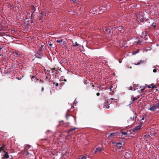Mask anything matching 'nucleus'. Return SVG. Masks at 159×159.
Segmentation results:
<instances>
[{"mask_svg":"<svg viewBox=\"0 0 159 159\" xmlns=\"http://www.w3.org/2000/svg\"><path fill=\"white\" fill-rule=\"evenodd\" d=\"M74 108V107L72 106L71 107L70 109H68L66 111L65 114V117L67 120H68L69 119L70 120H73L74 119L75 122H76V117H74L71 115L72 112L73 111V109Z\"/></svg>","mask_w":159,"mask_h":159,"instance_id":"obj_1","label":"nucleus"},{"mask_svg":"<svg viewBox=\"0 0 159 159\" xmlns=\"http://www.w3.org/2000/svg\"><path fill=\"white\" fill-rule=\"evenodd\" d=\"M158 109L157 110L156 113H159V102L157 103L156 105L152 106L148 109L150 111H154Z\"/></svg>","mask_w":159,"mask_h":159,"instance_id":"obj_2","label":"nucleus"},{"mask_svg":"<svg viewBox=\"0 0 159 159\" xmlns=\"http://www.w3.org/2000/svg\"><path fill=\"white\" fill-rule=\"evenodd\" d=\"M116 152L119 153L121 151L120 149L124 144V143H123V144H122L121 143H116Z\"/></svg>","mask_w":159,"mask_h":159,"instance_id":"obj_3","label":"nucleus"},{"mask_svg":"<svg viewBox=\"0 0 159 159\" xmlns=\"http://www.w3.org/2000/svg\"><path fill=\"white\" fill-rule=\"evenodd\" d=\"M135 117V116H134L133 117H130L129 119L128 120V122L129 125H131L134 123L135 120H134Z\"/></svg>","mask_w":159,"mask_h":159,"instance_id":"obj_4","label":"nucleus"},{"mask_svg":"<svg viewBox=\"0 0 159 159\" xmlns=\"http://www.w3.org/2000/svg\"><path fill=\"white\" fill-rule=\"evenodd\" d=\"M132 153L131 152L128 151V152H125L124 154V155L125 158L128 159L130 158L132 156Z\"/></svg>","mask_w":159,"mask_h":159,"instance_id":"obj_5","label":"nucleus"},{"mask_svg":"<svg viewBox=\"0 0 159 159\" xmlns=\"http://www.w3.org/2000/svg\"><path fill=\"white\" fill-rule=\"evenodd\" d=\"M35 56L37 58L41 59L43 56V54L41 52L38 51L35 53Z\"/></svg>","mask_w":159,"mask_h":159,"instance_id":"obj_6","label":"nucleus"},{"mask_svg":"<svg viewBox=\"0 0 159 159\" xmlns=\"http://www.w3.org/2000/svg\"><path fill=\"white\" fill-rule=\"evenodd\" d=\"M146 87H147L148 88H152L154 89L155 88H157V87L153 84H152L150 85H148V84H145Z\"/></svg>","mask_w":159,"mask_h":159,"instance_id":"obj_7","label":"nucleus"},{"mask_svg":"<svg viewBox=\"0 0 159 159\" xmlns=\"http://www.w3.org/2000/svg\"><path fill=\"white\" fill-rule=\"evenodd\" d=\"M3 152L5 153V154L3 155L4 157L6 159H8L9 158V156L8 155V153L5 150H3Z\"/></svg>","mask_w":159,"mask_h":159,"instance_id":"obj_8","label":"nucleus"},{"mask_svg":"<svg viewBox=\"0 0 159 159\" xmlns=\"http://www.w3.org/2000/svg\"><path fill=\"white\" fill-rule=\"evenodd\" d=\"M103 107L104 108L108 109L109 107V104H108L107 102H104L103 104Z\"/></svg>","mask_w":159,"mask_h":159,"instance_id":"obj_9","label":"nucleus"},{"mask_svg":"<svg viewBox=\"0 0 159 159\" xmlns=\"http://www.w3.org/2000/svg\"><path fill=\"white\" fill-rule=\"evenodd\" d=\"M141 125H139L138 126H137L135 127L134 128L133 130V131H136L137 130H139L141 128Z\"/></svg>","mask_w":159,"mask_h":159,"instance_id":"obj_10","label":"nucleus"},{"mask_svg":"<svg viewBox=\"0 0 159 159\" xmlns=\"http://www.w3.org/2000/svg\"><path fill=\"white\" fill-rule=\"evenodd\" d=\"M102 148H97L95 150V153H96L98 152L100 153L101 152H102Z\"/></svg>","mask_w":159,"mask_h":159,"instance_id":"obj_11","label":"nucleus"},{"mask_svg":"<svg viewBox=\"0 0 159 159\" xmlns=\"http://www.w3.org/2000/svg\"><path fill=\"white\" fill-rule=\"evenodd\" d=\"M117 135L116 134V133H112L110 134L109 135L108 137L109 138L113 137H115Z\"/></svg>","mask_w":159,"mask_h":159,"instance_id":"obj_12","label":"nucleus"},{"mask_svg":"<svg viewBox=\"0 0 159 159\" xmlns=\"http://www.w3.org/2000/svg\"><path fill=\"white\" fill-rule=\"evenodd\" d=\"M112 29V28L111 29L110 28H107L105 29V32L107 34H109L110 33L111 31V30Z\"/></svg>","mask_w":159,"mask_h":159,"instance_id":"obj_13","label":"nucleus"},{"mask_svg":"<svg viewBox=\"0 0 159 159\" xmlns=\"http://www.w3.org/2000/svg\"><path fill=\"white\" fill-rule=\"evenodd\" d=\"M6 146L4 144H2V146L0 147V152H1L2 150L3 151L4 148Z\"/></svg>","mask_w":159,"mask_h":159,"instance_id":"obj_14","label":"nucleus"},{"mask_svg":"<svg viewBox=\"0 0 159 159\" xmlns=\"http://www.w3.org/2000/svg\"><path fill=\"white\" fill-rule=\"evenodd\" d=\"M144 62V61L140 60L139 61H138V62L137 64H135L136 65H138L141 64L143 63Z\"/></svg>","mask_w":159,"mask_h":159,"instance_id":"obj_15","label":"nucleus"},{"mask_svg":"<svg viewBox=\"0 0 159 159\" xmlns=\"http://www.w3.org/2000/svg\"><path fill=\"white\" fill-rule=\"evenodd\" d=\"M79 46V45L78 44L77 42H75V44H74V43H73V44L72 45V47H76Z\"/></svg>","mask_w":159,"mask_h":159,"instance_id":"obj_16","label":"nucleus"},{"mask_svg":"<svg viewBox=\"0 0 159 159\" xmlns=\"http://www.w3.org/2000/svg\"><path fill=\"white\" fill-rule=\"evenodd\" d=\"M43 45H41L40 48L39 49L38 51L40 52H41L43 49Z\"/></svg>","mask_w":159,"mask_h":159,"instance_id":"obj_17","label":"nucleus"},{"mask_svg":"<svg viewBox=\"0 0 159 159\" xmlns=\"http://www.w3.org/2000/svg\"><path fill=\"white\" fill-rule=\"evenodd\" d=\"M111 4L109 3H108L107 4V7H106V8L108 9H110L111 7L110 6Z\"/></svg>","mask_w":159,"mask_h":159,"instance_id":"obj_18","label":"nucleus"},{"mask_svg":"<svg viewBox=\"0 0 159 159\" xmlns=\"http://www.w3.org/2000/svg\"><path fill=\"white\" fill-rule=\"evenodd\" d=\"M139 98V97H138V98H135V97L133 98V100L131 102V103L132 102H133L134 101H135V100H137V99Z\"/></svg>","mask_w":159,"mask_h":159,"instance_id":"obj_19","label":"nucleus"},{"mask_svg":"<svg viewBox=\"0 0 159 159\" xmlns=\"http://www.w3.org/2000/svg\"><path fill=\"white\" fill-rule=\"evenodd\" d=\"M152 26L154 28L156 27V23L155 22H153L152 23Z\"/></svg>","mask_w":159,"mask_h":159,"instance_id":"obj_20","label":"nucleus"},{"mask_svg":"<svg viewBox=\"0 0 159 159\" xmlns=\"http://www.w3.org/2000/svg\"><path fill=\"white\" fill-rule=\"evenodd\" d=\"M121 134H122V135H126L127 134V133L126 132H122Z\"/></svg>","mask_w":159,"mask_h":159,"instance_id":"obj_21","label":"nucleus"},{"mask_svg":"<svg viewBox=\"0 0 159 159\" xmlns=\"http://www.w3.org/2000/svg\"><path fill=\"white\" fill-rule=\"evenodd\" d=\"M15 54L17 56V57L18 56H19L20 55V54L19 52H16Z\"/></svg>","mask_w":159,"mask_h":159,"instance_id":"obj_22","label":"nucleus"},{"mask_svg":"<svg viewBox=\"0 0 159 159\" xmlns=\"http://www.w3.org/2000/svg\"><path fill=\"white\" fill-rule=\"evenodd\" d=\"M140 88H142L141 90V92H143L145 88V87H142L141 86Z\"/></svg>","mask_w":159,"mask_h":159,"instance_id":"obj_23","label":"nucleus"},{"mask_svg":"<svg viewBox=\"0 0 159 159\" xmlns=\"http://www.w3.org/2000/svg\"><path fill=\"white\" fill-rule=\"evenodd\" d=\"M62 40H57V42L58 43H61L62 42Z\"/></svg>","mask_w":159,"mask_h":159,"instance_id":"obj_24","label":"nucleus"},{"mask_svg":"<svg viewBox=\"0 0 159 159\" xmlns=\"http://www.w3.org/2000/svg\"><path fill=\"white\" fill-rule=\"evenodd\" d=\"M86 158H87V157L86 156H83V157H81L80 158V159H85Z\"/></svg>","mask_w":159,"mask_h":159,"instance_id":"obj_25","label":"nucleus"},{"mask_svg":"<svg viewBox=\"0 0 159 159\" xmlns=\"http://www.w3.org/2000/svg\"><path fill=\"white\" fill-rule=\"evenodd\" d=\"M31 79L32 81L34 80V76H32L31 77Z\"/></svg>","mask_w":159,"mask_h":159,"instance_id":"obj_26","label":"nucleus"},{"mask_svg":"<svg viewBox=\"0 0 159 159\" xmlns=\"http://www.w3.org/2000/svg\"><path fill=\"white\" fill-rule=\"evenodd\" d=\"M141 42H142V41H141L140 40H138L137 42V43L140 44V43H141Z\"/></svg>","mask_w":159,"mask_h":159,"instance_id":"obj_27","label":"nucleus"},{"mask_svg":"<svg viewBox=\"0 0 159 159\" xmlns=\"http://www.w3.org/2000/svg\"><path fill=\"white\" fill-rule=\"evenodd\" d=\"M75 129H70L69 130H68V131L69 132H71L73 130H74Z\"/></svg>","mask_w":159,"mask_h":159,"instance_id":"obj_28","label":"nucleus"},{"mask_svg":"<svg viewBox=\"0 0 159 159\" xmlns=\"http://www.w3.org/2000/svg\"><path fill=\"white\" fill-rule=\"evenodd\" d=\"M44 13L43 11H41V14L42 15H44Z\"/></svg>","mask_w":159,"mask_h":159,"instance_id":"obj_29","label":"nucleus"},{"mask_svg":"<svg viewBox=\"0 0 159 159\" xmlns=\"http://www.w3.org/2000/svg\"><path fill=\"white\" fill-rule=\"evenodd\" d=\"M139 52V50L138 49V50L135 52L134 54L137 53L138 52Z\"/></svg>","mask_w":159,"mask_h":159,"instance_id":"obj_30","label":"nucleus"},{"mask_svg":"<svg viewBox=\"0 0 159 159\" xmlns=\"http://www.w3.org/2000/svg\"><path fill=\"white\" fill-rule=\"evenodd\" d=\"M157 71V70H156V69H154V70H153V72H154V73H155V72H156Z\"/></svg>","mask_w":159,"mask_h":159,"instance_id":"obj_31","label":"nucleus"},{"mask_svg":"<svg viewBox=\"0 0 159 159\" xmlns=\"http://www.w3.org/2000/svg\"><path fill=\"white\" fill-rule=\"evenodd\" d=\"M96 95L97 96H99L100 95V93H97Z\"/></svg>","mask_w":159,"mask_h":159,"instance_id":"obj_32","label":"nucleus"},{"mask_svg":"<svg viewBox=\"0 0 159 159\" xmlns=\"http://www.w3.org/2000/svg\"><path fill=\"white\" fill-rule=\"evenodd\" d=\"M149 136V135H145L144 136V137H148Z\"/></svg>","mask_w":159,"mask_h":159,"instance_id":"obj_33","label":"nucleus"},{"mask_svg":"<svg viewBox=\"0 0 159 159\" xmlns=\"http://www.w3.org/2000/svg\"><path fill=\"white\" fill-rule=\"evenodd\" d=\"M55 85L56 86H58V83H56L55 84Z\"/></svg>","mask_w":159,"mask_h":159,"instance_id":"obj_34","label":"nucleus"},{"mask_svg":"<svg viewBox=\"0 0 159 159\" xmlns=\"http://www.w3.org/2000/svg\"><path fill=\"white\" fill-rule=\"evenodd\" d=\"M144 117L143 116V117L142 118V119H141V120H144Z\"/></svg>","mask_w":159,"mask_h":159,"instance_id":"obj_35","label":"nucleus"},{"mask_svg":"<svg viewBox=\"0 0 159 159\" xmlns=\"http://www.w3.org/2000/svg\"><path fill=\"white\" fill-rule=\"evenodd\" d=\"M44 90V88L43 87L41 89V91H43Z\"/></svg>","mask_w":159,"mask_h":159,"instance_id":"obj_36","label":"nucleus"},{"mask_svg":"<svg viewBox=\"0 0 159 159\" xmlns=\"http://www.w3.org/2000/svg\"><path fill=\"white\" fill-rule=\"evenodd\" d=\"M2 28V26L1 25V24H0V29H1Z\"/></svg>","mask_w":159,"mask_h":159,"instance_id":"obj_37","label":"nucleus"},{"mask_svg":"<svg viewBox=\"0 0 159 159\" xmlns=\"http://www.w3.org/2000/svg\"><path fill=\"white\" fill-rule=\"evenodd\" d=\"M76 1V0H72V1L74 2H75Z\"/></svg>","mask_w":159,"mask_h":159,"instance_id":"obj_38","label":"nucleus"},{"mask_svg":"<svg viewBox=\"0 0 159 159\" xmlns=\"http://www.w3.org/2000/svg\"><path fill=\"white\" fill-rule=\"evenodd\" d=\"M64 81H65V82L66 81V79H64Z\"/></svg>","mask_w":159,"mask_h":159,"instance_id":"obj_39","label":"nucleus"},{"mask_svg":"<svg viewBox=\"0 0 159 159\" xmlns=\"http://www.w3.org/2000/svg\"><path fill=\"white\" fill-rule=\"evenodd\" d=\"M49 44V45H50V46H52V44H51V43H50Z\"/></svg>","mask_w":159,"mask_h":159,"instance_id":"obj_40","label":"nucleus"},{"mask_svg":"<svg viewBox=\"0 0 159 159\" xmlns=\"http://www.w3.org/2000/svg\"><path fill=\"white\" fill-rule=\"evenodd\" d=\"M49 131H49V130H48V131H47V132H46V133H47V132H49Z\"/></svg>","mask_w":159,"mask_h":159,"instance_id":"obj_41","label":"nucleus"},{"mask_svg":"<svg viewBox=\"0 0 159 159\" xmlns=\"http://www.w3.org/2000/svg\"><path fill=\"white\" fill-rule=\"evenodd\" d=\"M101 58H102V57H99V59H101Z\"/></svg>","mask_w":159,"mask_h":159,"instance_id":"obj_42","label":"nucleus"},{"mask_svg":"<svg viewBox=\"0 0 159 159\" xmlns=\"http://www.w3.org/2000/svg\"><path fill=\"white\" fill-rule=\"evenodd\" d=\"M2 49V48L1 47H0V51L1 50V49Z\"/></svg>","mask_w":159,"mask_h":159,"instance_id":"obj_43","label":"nucleus"},{"mask_svg":"<svg viewBox=\"0 0 159 159\" xmlns=\"http://www.w3.org/2000/svg\"><path fill=\"white\" fill-rule=\"evenodd\" d=\"M119 62L120 63H121V62L120 61H119Z\"/></svg>","mask_w":159,"mask_h":159,"instance_id":"obj_44","label":"nucleus"},{"mask_svg":"<svg viewBox=\"0 0 159 159\" xmlns=\"http://www.w3.org/2000/svg\"><path fill=\"white\" fill-rule=\"evenodd\" d=\"M93 87H94V85H93Z\"/></svg>","mask_w":159,"mask_h":159,"instance_id":"obj_45","label":"nucleus"}]
</instances>
